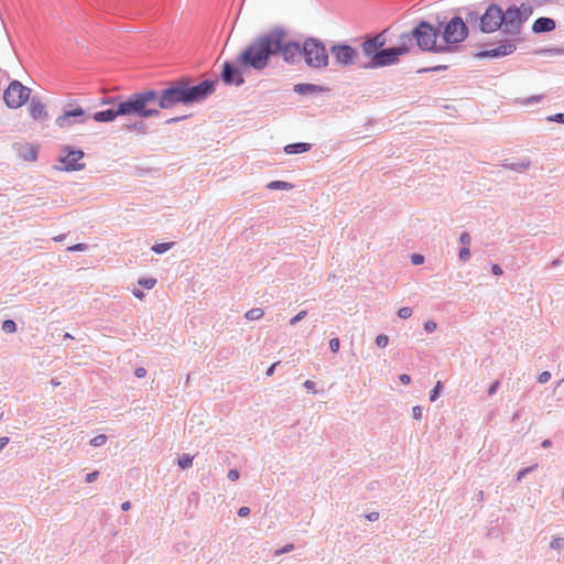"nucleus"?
I'll list each match as a JSON object with an SVG mask.
<instances>
[{"label":"nucleus","mask_w":564,"mask_h":564,"mask_svg":"<svg viewBox=\"0 0 564 564\" xmlns=\"http://www.w3.org/2000/svg\"><path fill=\"white\" fill-rule=\"evenodd\" d=\"M217 80L205 79L194 84L189 76H181L166 83L162 89H143L138 91L143 102V118H158L161 109H172L177 105L192 106L202 104L216 90Z\"/></svg>","instance_id":"nucleus-1"},{"label":"nucleus","mask_w":564,"mask_h":564,"mask_svg":"<svg viewBox=\"0 0 564 564\" xmlns=\"http://www.w3.org/2000/svg\"><path fill=\"white\" fill-rule=\"evenodd\" d=\"M264 33L267 42L262 52L265 57L281 56L288 65H296L303 57L306 66L312 69H324L329 65L328 51L318 37L308 36L303 42L290 40L286 29L281 25H275Z\"/></svg>","instance_id":"nucleus-2"},{"label":"nucleus","mask_w":564,"mask_h":564,"mask_svg":"<svg viewBox=\"0 0 564 564\" xmlns=\"http://www.w3.org/2000/svg\"><path fill=\"white\" fill-rule=\"evenodd\" d=\"M267 42L265 33H261L252 39V41L237 55L236 61H225L219 78L228 86H242L245 78L243 72L256 70L262 72L270 62L271 55H263L262 47Z\"/></svg>","instance_id":"nucleus-3"},{"label":"nucleus","mask_w":564,"mask_h":564,"mask_svg":"<svg viewBox=\"0 0 564 564\" xmlns=\"http://www.w3.org/2000/svg\"><path fill=\"white\" fill-rule=\"evenodd\" d=\"M143 99L139 97V93L134 91L127 97L115 96L104 98L101 104L112 105L106 110L96 111L91 117L97 122H112L118 117H138L143 118Z\"/></svg>","instance_id":"nucleus-4"},{"label":"nucleus","mask_w":564,"mask_h":564,"mask_svg":"<svg viewBox=\"0 0 564 564\" xmlns=\"http://www.w3.org/2000/svg\"><path fill=\"white\" fill-rule=\"evenodd\" d=\"M436 24L440 28V36L443 40L438 53H452L459 48L460 44L469 35V23L466 18L455 14L448 21L445 17L436 15Z\"/></svg>","instance_id":"nucleus-5"},{"label":"nucleus","mask_w":564,"mask_h":564,"mask_svg":"<svg viewBox=\"0 0 564 564\" xmlns=\"http://www.w3.org/2000/svg\"><path fill=\"white\" fill-rule=\"evenodd\" d=\"M400 35L406 42L410 52L414 45L422 52L438 53V48H441V44H437L440 28L436 22L420 20L410 32H403Z\"/></svg>","instance_id":"nucleus-6"},{"label":"nucleus","mask_w":564,"mask_h":564,"mask_svg":"<svg viewBox=\"0 0 564 564\" xmlns=\"http://www.w3.org/2000/svg\"><path fill=\"white\" fill-rule=\"evenodd\" d=\"M463 11L466 12L467 23L471 28H477L481 33L501 31L503 10L499 4L490 3L482 13L474 8H464Z\"/></svg>","instance_id":"nucleus-7"},{"label":"nucleus","mask_w":564,"mask_h":564,"mask_svg":"<svg viewBox=\"0 0 564 564\" xmlns=\"http://www.w3.org/2000/svg\"><path fill=\"white\" fill-rule=\"evenodd\" d=\"M409 46H406V42L401 39V35H399V44L395 46L390 47H382L379 52V55L373 62H368L362 67L364 68H381L386 66L395 65L400 61V56H403L405 54H409Z\"/></svg>","instance_id":"nucleus-8"},{"label":"nucleus","mask_w":564,"mask_h":564,"mask_svg":"<svg viewBox=\"0 0 564 564\" xmlns=\"http://www.w3.org/2000/svg\"><path fill=\"white\" fill-rule=\"evenodd\" d=\"M31 89L24 86L20 80L13 79L3 90L2 99L10 109H18L30 99Z\"/></svg>","instance_id":"nucleus-9"},{"label":"nucleus","mask_w":564,"mask_h":564,"mask_svg":"<svg viewBox=\"0 0 564 564\" xmlns=\"http://www.w3.org/2000/svg\"><path fill=\"white\" fill-rule=\"evenodd\" d=\"M501 33L506 36H510L516 40L521 34L524 19L521 17V10L516 4L509 6L503 10V17L501 18Z\"/></svg>","instance_id":"nucleus-10"},{"label":"nucleus","mask_w":564,"mask_h":564,"mask_svg":"<svg viewBox=\"0 0 564 564\" xmlns=\"http://www.w3.org/2000/svg\"><path fill=\"white\" fill-rule=\"evenodd\" d=\"M64 155L59 156V166H55L59 171L76 172L85 169V163L80 160L85 156V153L80 149H75L72 145H65L63 148Z\"/></svg>","instance_id":"nucleus-11"},{"label":"nucleus","mask_w":564,"mask_h":564,"mask_svg":"<svg viewBox=\"0 0 564 564\" xmlns=\"http://www.w3.org/2000/svg\"><path fill=\"white\" fill-rule=\"evenodd\" d=\"M329 52L334 56L335 64L341 67L354 66L359 61L358 51L344 42L332 45Z\"/></svg>","instance_id":"nucleus-12"},{"label":"nucleus","mask_w":564,"mask_h":564,"mask_svg":"<svg viewBox=\"0 0 564 564\" xmlns=\"http://www.w3.org/2000/svg\"><path fill=\"white\" fill-rule=\"evenodd\" d=\"M386 31L377 33L375 35L367 34L364 42L361 43V50L365 56L369 58V62H373L381 48L386 45Z\"/></svg>","instance_id":"nucleus-13"},{"label":"nucleus","mask_w":564,"mask_h":564,"mask_svg":"<svg viewBox=\"0 0 564 564\" xmlns=\"http://www.w3.org/2000/svg\"><path fill=\"white\" fill-rule=\"evenodd\" d=\"M517 50L514 39L505 40L500 45L490 50H481L473 54L477 59L500 58L512 54Z\"/></svg>","instance_id":"nucleus-14"},{"label":"nucleus","mask_w":564,"mask_h":564,"mask_svg":"<svg viewBox=\"0 0 564 564\" xmlns=\"http://www.w3.org/2000/svg\"><path fill=\"white\" fill-rule=\"evenodd\" d=\"M89 119V115L82 107L65 109L63 115L58 116L55 123L59 128H66L74 123H84Z\"/></svg>","instance_id":"nucleus-15"},{"label":"nucleus","mask_w":564,"mask_h":564,"mask_svg":"<svg viewBox=\"0 0 564 564\" xmlns=\"http://www.w3.org/2000/svg\"><path fill=\"white\" fill-rule=\"evenodd\" d=\"M29 100V112L31 118L34 120H47L48 113L46 111L45 105L41 101V99L37 96H30Z\"/></svg>","instance_id":"nucleus-16"},{"label":"nucleus","mask_w":564,"mask_h":564,"mask_svg":"<svg viewBox=\"0 0 564 564\" xmlns=\"http://www.w3.org/2000/svg\"><path fill=\"white\" fill-rule=\"evenodd\" d=\"M556 28V22L552 18L541 17L538 18L532 24V32L534 34L547 33Z\"/></svg>","instance_id":"nucleus-17"},{"label":"nucleus","mask_w":564,"mask_h":564,"mask_svg":"<svg viewBox=\"0 0 564 564\" xmlns=\"http://www.w3.org/2000/svg\"><path fill=\"white\" fill-rule=\"evenodd\" d=\"M14 149L18 151L20 158L28 162H34L37 159V147L25 143V144H14Z\"/></svg>","instance_id":"nucleus-18"},{"label":"nucleus","mask_w":564,"mask_h":564,"mask_svg":"<svg viewBox=\"0 0 564 564\" xmlns=\"http://www.w3.org/2000/svg\"><path fill=\"white\" fill-rule=\"evenodd\" d=\"M328 90L329 88L327 87L311 83H300L293 86V91L299 95H313L318 93H325Z\"/></svg>","instance_id":"nucleus-19"},{"label":"nucleus","mask_w":564,"mask_h":564,"mask_svg":"<svg viewBox=\"0 0 564 564\" xmlns=\"http://www.w3.org/2000/svg\"><path fill=\"white\" fill-rule=\"evenodd\" d=\"M312 148L311 143L307 142H295L284 147L286 154H300L310 151Z\"/></svg>","instance_id":"nucleus-20"},{"label":"nucleus","mask_w":564,"mask_h":564,"mask_svg":"<svg viewBox=\"0 0 564 564\" xmlns=\"http://www.w3.org/2000/svg\"><path fill=\"white\" fill-rule=\"evenodd\" d=\"M158 173H159V169L145 167V166H141V165H134L133 171H132V175L137 176V177H148V176L154 177L158 175Z\"/></svg>","instance_id":"nucleus-21"},{"label":"nucleus","mask_w":564,"mask_h":564,"mask_svg":"<svg viewBox=\"0 0 564 564\" xmlns=\"http://www.w3.org/2000/svg\"><path fill=\"white\" fill-rule=\"evenodd\" d=\"M123 131L131 132L135 131L139 134H147L148 133V126L144 121H135L133 123L123 124L121 128Z\"/></svg>","instance_id":"nucleus-22"},{"label":"nucleus","mask_w":564,"mask_h":564,"mask_svg":"<svg viewBox=\"0 0 564 564\" xmlns=\"http://www.w3.org/2000/svg\"><path fill=\"white\" fill-rule=\"evenodd\" d=\"M530 165H531L530 160H523V161L516 162V163H508L507 161H505L501 164V166H503L506 169H509V170H512V171H516V172H519V173H522L525 170H528V167Z\"/></svg>","instance_id":"nucleus-23"},{"label":"nucleus","mask_w":564,"mask_h":564,"mask_svg":"<svg viewBox=\"0 0 564 564\" xmlns=\"http://www.w3.org/2000/svg\"><path fill=\"white\" fill-rule=\"evenodd\" d=\"M270 189H283V191H290L294 187L292 183L284 182V181H272L267 186Z\"/></svg>","instance_id":"nucleus-24"},{"label":"nucleus","mask_w":564,"mask_h":564,"mask_svg":"<svg viewBox=\"0 0 564 564\" xmlns=\"http://www.w3.org/2000/svg\"><path fill=\"white\" fill-rule=\"evenodd\" d=\"M194 457L189 454H183L177 459V465L181 469H187L193 465Z\"/></svg>","instance_id":"nucleus-25"},{"label":"nucleus","mask_w":564,"mask_h":564,"mask_svg":"<svg viewBox=\"0 0 564 564\" xmlns=\"http://www.w3.org/2000/svg\"><path fill=\"white\" fill-rule=\"evenodd\" d=\"M174 246V242H161L155 243L151 247V250L155 252L156 254H162L166 251H169Z\"/></svg>","instance_id":"nucleus-26"},{"label":"nucleus","mask_w":564,"mask_h":564,"mask_svg":"<svg viewBox=\"0 0 564 564\" xmlns=\"http://www.w3.org/2000/svg\"><path fill=\"white\" fill-rule=\"evenodd\" d=\"M264 312L262 308H259V307H254V308H251L249 310L246 314H245V317L248 319V321H258L260 319L262 316H263Z\"/></svg>","instance_id":"nucleus-27"},{"label":"nucleus","mask_w":564,"mask_h":564,"mask_svg":"<svg viewBox=\"0 0 564 564\" xmlns=\"http://www.w3.org/2000/svg\"><path fill=\"white\" fill-rule=\"evenodd\" d=\"M1 328L7 334H13L17 332V323L13 319H4Z\"/></svg>","instance_id":"nucleus-28"},{"label":"nucleus","mask_w":564,"mask_h":564,"mask_svg":"<svg viewBox=\"0 0 564 564\" xmlns=\"http://www.w3.org/2000/svg\"><path fill=\"white\" fill-rule=\"evenodd\" d=\"M443 383L441 381H437L434 386V388L430 391V401L435 402L440 394L443 391Z\"/></svg>","instance_id":"nucleus-29"},{"label":"nucleus","mask_w":564,"mask_h":564,"mask_svg":"<svg viewBox=\"0 0 564 564\" xmlns=\"http://www.w3.org/2000/svg\"><path fill=\"white\" fill-rule=\"evenodd\" d=\"M138 284L144 289L151 290L155 286L156 280L154 278H141L138 280Z\"/></svg>","instance_id":"nucleus-30"},{"label":"nucleus","mask_w":564,"mask_h":564,"mask_svg":"<svg viewBox=\"0 0 564 564\" xmlns=\"http://www.w3.org/2000/svg\"><path fill=\"white\" fill-rule=\"evenodd\" d=\"M518 8L521 10V17L524 19L525 23L533 12L532 7L530 4L522 3L521 6H518Z\"/></svg>","instance_id":"nucleus-31"},{"label":"nucleus","mask_w":564,"mask_h":564,"mask_svg":"<svg viewBox=\"0 0 564 564\" xmlns=\"http://www.w3.org/2000/svg\"><path fill=\"white\" fill-rule=\"evenodd\" d=\"M107 436L105 434H98L94 438L90 440L89 444L94 447H99L106 444Z\"/></svg>","instance_id":"nucleus-32"},{"label":"nucleus","mask_w":564,"mask_h":564,"mask_svg":"<svg viewBox=\"0 0 564 564\" xmlns=\"http://www.w3.org/2000/svg\"><path fill=\"white\" fill-rule=\"evenodd\" d=\"M550 547L556 551L564 549V538H554L550 543Z\"/></svg>","instance_id":"nucleus-33"},{"label":"nucleus","mask_w":564,"mask_h":564,"mask_svg":"<svg viewBox=\"0 0 564 564\" xmlns=\"http://www.w3.org/2000/svg\"><path fill=\"white\" fill-rule=\"evenodd\" d=\"M538 467V465H533L530 467H525L518 471L517 474V481H521L528 474H530L532 470H534Z\"/></svg>","instance_id":"nucleus-34"},{"label":"nucleus","mask_w":564,"mask_h":564,"mask_svg":"<svg viewBox=\"0 0 564 564\" xmlns=\"http://www.w3.org/2000/svg\"><path fill=\"white\" fill-rule=\"evenodd\" d=\"M413 311L411 307L409 306H404V307H401L399 311H398V316L402 319H406L409 318L411 315H412Z\"/></svg>","instance_id":"nucleus-35"},{"label":"nucleus","mask_w":564,"mask_h":564,"mask_svg":"<svg viewBox=\"0 0 564 564\" xmlns=\"http://www.w3.org/2000/svg\"><path fill=\"white\" fill-rule=\"evenodd\" d=\"M459 260L463 261V262H467L471 254H470V250L468 247H463L460 250H459Z\"/></svg>","instance_id":"nucleus-36"},{"label":"nucleus","mask_w":564,"mask_h":564,"mask_svg":"<svg viewBox=\"0 0 564 564\" xmlns=\"http://www.w3.org/2000/svg\"><path fill=\"white\" fill-rule=\"evenodd\" d=\"M389 344V337L386 334H380L376 337V345L378 347H386Z\"/></svg>","instance_id":"nucleus-37"},{"label":"nucleus","mask_w":564,"mask_h":564,"mask_svg":"<svg viewBox=\"0 0 564 564\" xmlns=\"http://www.w3.org/2000/svg\"><path fill=\"white\" fill-rule=\"evenodd\" d=\"M87 249H88L87 243L79 242V243L68 247L67 251L68 252H77V251H86Z\"/></svg>","instance_id":"nucleus-38"},{"label":"nucleus","mask_w":564,"mask_h":564,"mask_svg":"<svg viewBox=\"0 0 564 564\" xmlns=\"http://www.w3.org/2000/svg\"><path fill=\"white\" fill-rule=\"evenodd\" d=\"M447 69L446 65H437L433 67H425L417 70V73H432V72H441Z\"/></svg>","instance_id":"nucleus-39"},{"label":"nucleus","mask_w":564,"mask_h":564,"mask_svg":"<svg viewBox=\"0 0 564 564\" xmlns=\"http://www.w3.org/2000/svg\"><path fill=\"white\" fill-rule=\"evenodd\" d=\"M295 549L294 544L293 543H289L286 545H284L282 549H279L274 552V555L275 556H279V555H282L284 553H288V552H291Z\"/></svg>","instance_id":"nucleus-40"},{"label":"nucleus","mask_w":564,"mask_h":564,"mask_svg":"<svg viewBox=\"0 0 564 564\" xmlns=\"http://www.w3.org/2000/svg\"><path fill=\"white\" fill-rule=\"evenodd\" d=\"M470 241H471V237H470V235L467 231H464V232L460 234L459 242L464 247H468L470 245Z\"/></svg>","instance_id":"nucleus-41"},{"label":"nucleus","mask_w":564,"mask_h":564,"mask_svg":"<svg viewBox=\"0 0 564 564\" xmlns=\"http://www.w3.org/2000/svg\"><path fill=\"white\" fill-rule=\"evenodd\" d=\"M541 100H542V96H541V95H533V96H531V97H529V98H527V99H523V100L521 101V104H522V105H532V104H534V102H539V101H541Z\"/></svg>","instance_id":"nucleus-42"},{"label":"nucleus","mask_w":564,"mask_h":564,"mask_svg":"<svg viewBox=\"0 0 564 564\" xmlns=\"http://www.w3.org/2000/svg\"><path fill=\"white\" fill-rule=\"evenodd\" d=\"M339 347H340V341L337 337L335 338H332L329 340V349L333 351V352H338L339 350Z\"/></svg>","instance_id":"nucleus-43"},{"label":"nucleus","mask_w":564,"mask_h":564,"mask_svg":"<svg viewBox=\"0 0 564 564\" xmlns=\"http://www.w3.org/2000/svg\"><path fill=\"white\" fill-rule=\"evenodd\" d=\"M306 311L299 312L294 317L291 318L290 324L296 325L299 322H301L306 316Z\"/></svg>","instance_id":"nucleus-44"},{"label":"nucleus","mask_w":564,"mask_h":564,"mask_svg":"<svg viewBox=\"0 0 564 564\" xmlns=\"http://www.w3.org/2000/svg\"><path fill=\"white\" fill-rule=\"evenodd\" d=\"M549 121H553V122H557V123H561V124H564V113L560 112V113H555L553 116H550L547 118Z\"/></svg>","instance_id":"nucleus-45"},{"label":"nucleus","mask_w":564,"mask_h":564,"mask_svg":"<svg viewBox=\"0 0 564 564\" xmlns=\"http://www.w3.org/2000/svg\"><path fill=\"white\" fill-rule=\"evenodd\" d=\"M188 117H191V116L189 115H184V116L173 117V118L167 119L165 121V124L177 123V122H181V121L187 119Z\"/></svg>","instance_id":"nucleus-46"},{"label":"nucleus","mask_w":564,"mask_h":564,"mask_svg":"<svg viewBox=\"0 0 564 564\" xmlns=\"http://www.w3.org/2000/svg\"><path fill=\"white\" fill-rule=\"evenodd\" d=\"M411 261L413 264L420 265L424 262V256H422L420 253H413L411 257Z\"/></svg>","instance_id":"nucleus-47"},{"label":"nucleus","mask_w":564,"mask_h":564,"mask_svg":"<svg viewBox=\"0 0 564 564\" xmlns=\"http://www.w3.org/2000/svg\"><path fill=\"white\" fill-rule=\"evenodd\" d=\"M437 325L433 321H427L424 323V330L426 333H433L436 329Z\"/></svg>","instance_id":"nucleus-48"},{"label":"nucleus","mask_w":564,"mask_h":564,"mask_svg":"<svg viewBox=\"0 0 564 564\" xmlns=\"http://www.w3.org/2000/svg\"><path fill=\"white\" fill-rule=\"evenodd\" d=\"M551 379V373L549 371H543L538 377L539 383H546Z\"/></svg>","instance_id":"nucleus-49"},{"label":"nucleus","mask_w":564,"mask_h":564,"mask_svg":"<svg viewBox=\"0 0 564 564\" xmlns=\"http://www.w3.org/2000/svg\"><path fill=\"white\" fill-rule=\"evenodd\" d=\"M499 387H500V381L499 380L494 381L488 389V395H490V397L494 395L497 392V390L499 389Z\"/></svg>","instance_id":"nucleus-50"},{"label":"nucleus","mask_w":564,"mask_h":564,"mask_svg":"<svg viewBox=\"0 0 564 564\" xmlns=\"http://www.w3.org/2000/svg\"><path fill=\"white\" fill-rule=\"evenodd\" d=\"M99 471L95 470L86 475V482L90 484L98 479Z\"/></svg>","instance_id":"nucleus-51"},{"label":"nucleus","mask_w":564,"mask_h":564,"mask_svg":"<svg viewBox=\"0 0 564 564\" xmlns=\"http://www.w3.org/2000/svg\"><path fill=\"white\" fill-rule=\"evenodd\" d=\"M412 416L415 420H420L422 417V408L420 405L412 408Z\"/></svg>","instance_id":"nucleus-52"},{"label":"nucleus","mask_w":564,"mask_h":564,"mask_svg":"<svg viewBox=\"0 0 564 564\" xmlns=\"http://www.w3.org/2000/svg\"><path fill=\"white\" fill-rule=\"evenodd\" d=\"M239 476H240V474L237 469H230L227 474L228 479L231 481L238 480Z\"/></svg>","instance_id":"nucleus-53"},{"label":"nucleus","mask_w":564,"mask_h":564,"mask_svg":"<svg viewBox=\"0 0 564 564\" xmlns=\"http://www.w3.org/2000/svg\"><path fill=\"white\" fill-rule=\"evenodd\" d=\"M303 387L308 390V391H312L313 393H316V390H315V382L312 381V380H306L304 383H303Z\"/></svg>","instance_id":"nucleus-54"},{"label":"nucleus","mask_w":564,"mask_h":564,"mask_svg":"<svg viewBox=\"0 0 564 564\" xmlns=\"http://www.w3.org/2000/svg\"><path fill=\"white\" fill-rule=\"evenodd\" d=\"M238 516L241 517V518H245V517H248L250 514V508L248 507H240L238 509Z\"/></svg>","instance_id":"nucleus-55"},{"label":"nucleus","mask_w":564,"mask_h":564,"mask_svg":"<svg viewBox=\"0 0 564 564\" xmlns=\"http://www.w3.org/2000/svg\"><path fill=\"white\" fill-rule=\"evenodd\" d=\"M134 375L137 378H144L147 376V369L143 367H139L134 370Z\"/></svg>","instance_id":"nucleus-56"},{"label":"nucleus","mask_w":564,"mask_h":564,"mask_svg":"<svg viewBox=\"0 0 564 564\" xmlns=\"http://www.w3.org/2000/svg\"><path fill=\"white\" fill-rule=\"evenodd\" d=\"M491 273L494 275H501L503 273L502 268L499 264H494L491 267Z\"/></svg>","instance_id":"nucleus-57"},{"label":"nucleus","mask_w":564,"mask_h":564,"mask_svg":"<svg viewBox=\"0 0 564 564\" xmlns=\"http://www.w3.org/2000/svg\"><path fill=\"white\" fill-rule=\"evenodd\" d=\"M399 380L402 384H409L411 382V377L406 373H402L400 375Z\"/></svg>","instance_id":"nucleus-58"},{"label":"nucleus","mask_w":564,"mask_h":564,"mask_svg":"<svg viewBox=\"0 0 564 564\" xmlns=\"http://www.w3.org/2000/svg\"><path fill=\"white\" fill-rule=\"evenodd\" d=\"M367 520L373 522L379 519V512H370L366 516Z\"/></svg>","instance_id":"nucleus-59"},{"label":"nucleus","mask_w":564,"mask_h":564,"mask_svg":"<svg viewBox=\"0 0 564 564\" xmlns=\"http://www.w3.org/2000/svg\"><path fill=\"white\" fill-rule=\"evenodd\" d=\"M280 362H274L272 364L268 369H267V372L265 375L271 377L273 373H274V370L276 368V366L279 365Z\"/></svg>","instance_id":"nucleus-60"},{"label":"nucleus","mask_w":564,"mask_h":564,"mask_svg":"<svg viewBox=\"0 0 564 564\" xmlns=\"http://www.w3.org/2000/svg\"><path fill=\"white\" fill-rule=\"evenodd\" d=\"M9 443V437L7 436H3V437H0V451L3 449Z\"/></svg>","instance_id":"nucleus-61"},{"label":"nucleus","mask_w":564,"mask_h":564,"mask_svg":"<svg viewBox=\"0 0 564 564\" xmlns=\"http://www.w3.org/2000/svg\"><path fill=\"white\" fill-rule=\"evenodd\" d=\"M130 508H131L130 501H124V502L121 503V510L122 511H128Z\"/></svg>","instance_id":"nucleus-62"},{"label":"nucleus","mask_w":564,"mask_h":564,"mask_svg":"<svg viewBox=\"0 0 564 564\" xmlns=\"http://www.w3.org/2000/svg\"><path fill=\"white\" fill-rule=\"evenodd\" d=\"M541 446H542L543 448H549V447H551V446H552V442H551V440H544V441L542 442Z\"/></svg>","instance_id":"nucleus-63"},{"label":"nucleus","mask_w":564,"mask_h":564,"mask_svg":"<svg viewBox=\"0 0 564 564\" xmlns=\"http://www.w3.org/2000/svg\"><path fill=\"white\" fill-rule=\"evenodd\" d=\"M133 295L138 299H143L144 293L140 290H133Z\"/></svg>","instance_id":"nucleus-64"}]
</instances>
